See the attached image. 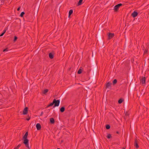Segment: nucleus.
<instances>
[{
  "instance_id": "obj_28",
  "label": "nucleus",
  "mask_w": 149,
  "mask_h": 149,
  "mask_svg": "<svg viewBox=\"0 0 149 149\" xmlns=\"http://www.w3.org/2000/svg\"><path fill=\"white\" fill-rule=\"evenodd\" d=\"M134 84H133L132 85V86L131 88V91H132V90L133 89V88L134 87Z\"/></svg>"
},
{
  "instance_id": "obj_18",
  "label": "nucleus",
  "mask_w": 149,
  "mask_h": 149,
  "mask_svg": "<svg viewBox=\"0 0 149 149\" xmlns=\"http://www.w3.org/2000/svg\"><path fill=\"white\" fill-rule=\"evenodd\" d=\"M83 1V0H79L77 3V6H79L82 4Z\"/></svg>"
},
{
  "instance_id": "obj_36",
  "label": "nucleus",
  "mask_w": 149,
  "mask_h": 149,
  "mask_svg": "<svg viewBox=\"0 0 149 149\" xmlns=\"http://www.w3.org/2000/svg\"><path fill=\"white\" fill-rule=\"evenodd\" d=\"M3 35H4V34H3V33H1L0 35V37H1V36H3Z\"/></svg>"
},
{
  "instance_id": "obj_16",
  "label": "nucleus",
  "mask_w": 149,
  "mask_h": 149,
  "mask_svg": "<svg viewBox=\"0 0 149 149\" xmlns=\"http://www.w3.org/2000/svg\"><path fill=\"white\" fill-rule=\"evenodd\" d=\"M124 100L122 98L119 99L118 100V103L119 104H121L124 101Z\"/></svg>"
},
{
  "instance_id": "obj_20",
  "label": "nucleus",
  "mask_w": 149,
  "mask_h": 149,
  "mask_svg": "<svg viewBox=\"0 0 149 149\" xmlns=\"http://www.w3.org/2000/svg\"><path fill=\"white\" fill-rule=\"evenodd\" d=\"M48 91H49V90L48 89H45V90H44L43 92V93L44 94H45L46 93H47L48 92Z\"/></svg>"
},
{
  "instance_id": "obj_8",
  "label": "nucleus",
  "mask_w": 149,
  "mask_h": 149,
  "mask_svg": "<svg viewBox=\"0 0 149 149\" xmlns=\"http://www.w3.org/2000/svg\"><path fill=\"white\" fill-rule=\"evenodd\" d=\"M146 80V77H142V79L140 80V81L141 82L142 84H145Z\"/></svg>"
},
{
  "instance_id": "obj_39",
  "label": "nucleus",
  "mask_w": 149,
  "mask_h": 149,
  "mask_svg": "<svg viewBox=\"0 0 149 149\" xmlns=\"http://www.w3.org/2000/svg\"><path fill=\"white\" fill-rule=\"evenodd\" d=\"M43 111H42V112H41V114H40V116H42V115H43Z\"/></svg>"
},
{
  "instance_id": "obj_3",
  "label": "nucleus",
  "mask_w": 149,
  "mask_h": 149,
  "mask_svg": "<svg viewBox=\"0 0 149 149\" xmlns=\"http://www.w3.org/2000/svg\"><path fill=\"white\" fill-rule=\"evenodd\" d=\"M122 6V3H119L115 6L114 7V11L117 12L118 11L119 8Z\"/></svg>"
},
{
  "instance_id": "obj_2",
  "label": "nucleus",
  "mask_w": 149,
  "mask_h": 149,
  "mask_svg": "<svg viewBox=\"0 0 149 149\" xmlns=\"http://www.w3.org/2000/svg\"><path fill=\"white\" fill-rule=\"evenodd\" d=\"M53 102L54 104L53 107L54 108L56 107H58L59 105L60 101L59 100H56V99H54L53 100Z\"/></svg>"
},
{
  "instance_id": "obj_34",
  "label": "nucleus",
  "mask_w": 149,
  "mask_h": 149,
  "mask_svg": "<svg viewBox=\"0 0 149 149\" xmlns=\"http://www.w3.org/2000/svg\"><path fill=\"white\" fill-rule=\"evenodd\" d=\"M51 106H50V104H48L46 108H47L49 107H51Z\"/></svg>"
},
{
  "instance_id": "obj_6",
  "label": "nucleus",
  "mask_w": 149,
  "mask_h": 149,
  "mask_svg": "<svg viewBox=\"0 0 149 149\" xmlns=\"http://www.w3.org/2000/svg\"><path fill=\"white\" fill-rule=\"evenodd\" d=\"M28 112V108L27 107H25L23 112V115H26L27 114Z\"/></svg>"
},
{
  "instance_id": "obj_40",
  "label": "nucleus",
  "mask_w": 149,
  "mask_h": 149,
  "mask_svg": "<svg viewBox=\"0 0 149 149\" xmlns=\"http://www.w3.org/2000/svg\"><path fill=\"white\" fill-rule=\"evenodd\" d=\"M116 133L117 134H119V132L116 131Z\"/></svg>"
},
{
  "instance_id": "obj_37",
  "label": "nucleus",
  "mask_w": 149,
  "mask_h": 149,
  "mask_svg": "<svg viewBox=\"0 0 149 149\" xmlns=\"http://www.w3.org/2000/svg\"><path fill=\"white\" fill-rule=\"evenodd\" d=\"M3 35H4V34H3V33H1L0 35V37H1V36H3Z\"/></svg>"
},
{
  "instance_id": "obj_27",
  "label": "nucleus",
  "mask_w": 149,
  "mask_h": 149,
  "mask_svg": "<svg viewBox=\"0 0 149 149\" xmlns=\"http://www.w3.org/2000/svg\"><path fill=\"white\" fill-rule=\"evenodd\" d=\"M148 52V49H146L144 51V54H147Z\"/></svg>"
},
{
  "instance_id": "obj_32",
  "label": "nucleus",
  "mask_w": 149,
  "mask_h": 149,
  "mask_svg": "<svg viewBox=\"0 0 149 149\" xmlns=\"http://www.w3.org/2000/svg\"><path fill=\"white\" fill-rule=\"evenodd\" d=\"M28 117H29L28 118H26V120H27L28 121L29 120H30V118H31V117H29V116H28Z\"/></svg>"
},
{
  "instance_id": "obj_23",
  "label": "nucleus",
  "mask_w": 149,
  "mask_h": 149,
  "mask_svg": "<svg viewBox=\"0 0 149 149\" xmlns=\"http://www.w3.org/2000/svg\"><path fill=\"white\" fill-rule=\"evenodd\" d=\"M110 128V126L109 125H106V128L107 129H109Z\"/></svg>"
},
{
  "instance_id": "obj_12",
  "label": "nucleus",
  "mask_w": 149,
  "mask_h": 149,
  "mask_svg": "<svg viewBox=\"0 0 149 149\" xmlns=\"http://www.w3.org/2000/svg\"><path fill=\"white\" fill-rule=\"evenodd\" d=\"M28 135V132H26L25 134L23 137V139H27V137Z\"/></svg>"
},
{
  "instance_id": "obj_24",
  "label": "nucleus",
  "mask_w": 149,
  "mask_h": 149,
  "mask_svg": "<svg viewBox=\"0 0 149 149\" xmlns=\"http://www.w3.org/2000/svg\"><path fill=\"white\" fill-rule=\"evenodd\" d=\"M8 29V28L7 27H6L5 29L3 30V31L2 33H3L4 34H5V33H6V30Z\"/></svg>"
},
{
  "instance_id": "obj_11",
  "label": "nucleus",
  "mask_w": 149,
  "mask_h": 149,
  "mask_svg": "<svg viewBox=\"0 0 149 149\" xmlns=\"http://www.w3.org/2000/svg\"><path fill=\"white\" fill-rule=\"evenodd\" d=\"M36 127L38 130H40L41 128V126L40 123H37L36 125Z\"/></svg>"
},
{
  "instance_id": "obj_15",
  "label": "nucleus",
  "mask_w": 149,
  "mask_h": 149,
  "mask_svg": "<svg viewBox=\"0 0 149 149\" xmlns=\"http://www.w3.org/2000/svg\"><path fill=\"white\" fill-rule=\"evenodd\" d=\"M50 123L51 124H54V120L53 118H51L50 119Z\"/></svg>"
},
{
  "instance_id": "obj_41",
  "label": "nucleus",
  "mask_w": 149,
  "mask_h": 149,
  "mask_svg": "<svg viewBox=\"0 0 149 149\" xmlns=\"http://www.w3.org/2000/svg\"><path fill=\"white\" fill-rule=\"evenodd\" d=\"M14 149H18L16 147Z\"/></svg>"
},
{
  "instance_id": "obj_13",
  "label": "nucleus",
  "mask_w": 149,
  "mask_h": 149,
  "mask_svg": "<svg viewBox=\"0 0 149 149\" xmlns=\"http://www.w3.org/2000/svg\"><path fill=\"white\" fill-rule=\"evenodd\" d=\"M65 110V107H62L60 108V111L61 113L64 111Z\"/></svg>"
},
{
  "instance_id": "obj_1",
  "label": "nucleus",
  "mask_w": 149,
  "mask_h": 149,
  "mask_svg": "<svg viewBox=\"0 0 149 149\" xmlns=\"http://www.w3.org/2000/svg\"><path fill=\"white\" fill-rule=\"evenodd\" d=\"M105 35V33L102 31L101 33V30L99 31L98 33L99 40L102 44H103V42L102 40V39L104 38V37Z\"/></svg>"
},
{
  "instance_id": "obj_5",
  "label": "nucleus",
  "mask_w": 149,
  "mask_h": 149,
  "mask_svg": "<svg viewBox=\"0 0 149 149\" xmlns=\"http://www.w3.org/2000/svg\"><path fill=\"white\" fill-rule=\"evenodd\" d=\"M134 146L137 148H138L139 147V145L138 144V140L136 138L135 139V141H134Z\"/></svg>"
},
{
  "instance_id": "obj_9",
  "label": "nucleus",
  "mask_w": 149,
  "mask_h": 149,
  "mask_svg": "<svg viewBox=\"0 0 149 149\" xmlns=\"http://www.w3.org/2000/svg\"><path fill=\"white\" fill-rule=\"evenodd\" d=\"M138 14V13L137 12L134 11L132 13L131 15L133 17H135L137 16Z\"/></svg>"
},
{
  "instance_id": "obj_33",
  "label": "nucleus",
  "mask_w": 149,
  "mask_h": 149,
  "mask_svg": "<svg viewBox=\"0 0 149 149\" xmlns=\"http://www.w3.org/2000/svg\"><path fill=\"white\" fill-rule=\"evenodd\" d=\"M50 106H52L54 105L53 102H52V103H50Z\"/></svg>"
},
{
  "instance_id": "obj_30",
  "label": "nucleus",
  "mask_w": 149,
  "mask_h": 149,
  "mask_svg": "<svg viewBox=\"0 0 149 149\" xmlns=\"http://www.w3.org/2000/svg\"><path fill=\"white\" fill-rule=\"evenodd\" d=\"M21 146V144H19L16 147L17 148L19 149V147Z\"/></svg>"
},
{
  "instance_id": "obj_17",
  "label": "nucleus",
  "mask_w": 149,
  "mask_h": 149,
  "mask_svg": "<svg viewBox=\"0 0 149 149\" xmlns=\"http://www.w3.org/2000/svg\"><path fill=\"white\" fill-rule=\"evenodd\" d=\"M73 10H70L69 12L68 17H70V16L73 13Z\"/></svg>"
},
{
  "instance_id": "obj_25",
  "label": "nucleus",
  "mask_w": 149,
  "mask_h": 149,
  "mask_svg": "<svg viewBox=\"0 0 149 149\" xmlns=\"http://www.w3.org/2000/svg\"><path fill=\"white\" fill-rule=\"evenodd\" d=\"M24 14L25 13L24 12H22L21 13L20 16L21 17H22L24 15Z\"/></svg>"
},
{
  "instance_id": "obj_38",
  "label": "nucleus",
  "mask_w": 149,
  "mask_h": 149,
  "mask_svg": "<svg viewBox=\"0 0 149 149\" xmlns=\"http://www.w3.org/2000/svg\"><path fill=\"white\" fill-rule=\"evenodd\" d=\"M114 144H118V145L119 144V143H117V142H116L114 143Z\"/></svg>"
},
{
  "instance_id": "obj_21",
  "label": "nucleus",
  "mask_w": 149,
  "mask_h": 149,
  "mask_svg": "<svg viewBox=\"0 0 149 149\" xmlns=\"http://www.w3.org/2000/svg\"><path fill=\"white\" fill-rule=\"evenodd\" d=\"M112 137L111 134H107V138L108 139H109L111 138Z\"/></svg>"
},
{
  "instance_id": "obj_35",
  "label": "nucleus",
  "mask_w": 149,
  "mask_h": 149,
  "mask_svg": "<svg viewBox=\"0 0 149 149\" xmlns=\"http://www.w3.org/2000/svg\"><path fill=\"white\" fill-rule=\"evenodd\" d=\"M20 7H19L17 9V11H19L20 10Z\"/></svg>"
},
{
  "instance_id": "obj_22",
  "label": "nucleus",
  "mask_w": 149,
  "mask_h": 149,
  "mask_svg": "<svg viewBox=\"0 0 149 149\" xmlns=\"http://www.w3.org/2000/svg\"><path fill=\"white\" fill-rule=\"evenodd\" d=\"M82 72V69H81L80 68L78 70V72H77V73L78 74H80Z\"/></svg>"
},
{
  "instance_id": "obj_31",
  "label": "nucleus",
  "mask_w": 149,
  "mask_h": 149,
  "mask_svg": "<svg viewBox=\"0 0 149 149\" xmlns=\"http://www.w3.org/2000/svg\"><path fill=\"white\" fill-rule=\"evenodd\" d=\"M96 68H95L94 69V75H95V74H96Z\"/></svg>"
},
{
  "instance_id": "obj_42",
  "label": "nucleus",
  "mask_w": 149,
  "mask_h": 149,
  "mask_svg": "<svg viewBox=\"0 0 149 149\" xmlns=\"http://www.w3.org/2000/svg\"><path fill=\"white\" fill-rule=\"evenodd\" d=\"M57 149H60V148H57Z\"/></svg>"
},
{
  "instance_id": "obj_7",
  "label": "nucleus",
  "mask_w": 149,
  "mask_h": 149,
  "mask_svg": "<svg viewBox=\"0 0 149 149\" xmlns=\"http://www.w3.org/2000/svg\"><path fill=\"white\" fill-rule=\"evenodd\" d=\"M111 82H108V83H107L106 85V87H105V88H111Z\"/></svg>"
},
{
  "instance_id": "obj_4",
  "label": "nucleus",
  "mask_w": 149,
  "mask_h": 149,
  "mask_svg": "<svg viewBox=\"0 0 149 149\" xmlns=\"http://www.w3.org/2000/svg\"><path fill=\"white\" fill-rule=\"evenodd\" d=\"M23 139L24 140L23 143L25 145L26 147L29 149V140L28 139Z\"/></svg>"
},
{
  "instance_id": "obj_14",
  "label": "nucleus",
  "mask_w": 149,
  "mask_h": 149,
  "mask_svg": "<svg viewBox=\"0 0 149 149\" xmlns=\"http://www.w3.org/2000/svg\"><path fill=\"white\" fill-rule=\"evenodd\" d=\"M49 57L51 59H52L54 58V54L52 53H49Z\"/></svg>"
},
{
  "instance_id": "obj_10",
  "label": "nucleus",
  "mask_w": 149,
  "mask_h": 149,
  "mask_svg": "<svg viewBox=\"0 0 149 149\" xmlns=\"http://www.w3.org/2000/svg\"><path fill=\"white\" fill-rule=\"evenodd\" d=\"M108 39H110L113 38L114 36V34L113 33H109L108 35Z\"/></svg>"
},
{
  "instance_id": "obj_29",
  "label": "nucleus",
  "mask_w": 149,
  "mask_h": 149,
  "mask_svg": "<svg viewBox=\"0 0 149 149\" xmlns=\"http://www.w3.org/2000/svg\"><path fill=\"white\" fill-rule=\"evenodd\" d=\"M8 48H6L5 49H3V52H6V51H8Z\"/></svg>"
},
{
  "instance_id": "obj_19",
  "label": "nucleus",
  "mask_w": 149,
  "mask_h": 149,
  "mask_svg": "<svg viewBox=\"0 0 149 149\" xmlns=\"http://www.w3.org/2000/svg\"><path fill=\"white\" fill-rule=\"evenodd\" d=\"M117 81L116 79H114L113 82V85L116 84L117 83Z\"/></svg>"
},
{
  "instance_id": "obj_26",
  "label": "nucleus",
  "mask_w": 149,
  "mask_h": 149,
  "mask_svg": "<svg viewBox=\"0 0 149 149\" xmlns=\"http://www.w3.org/2000/svg\"><path fill=\"white\" fill-rule=\"evenodd\" d=\"M17 37L16 36H15L14 37V40H13V41L14 42H15L17 40Z\"/></svg>"
}]
</instances>
